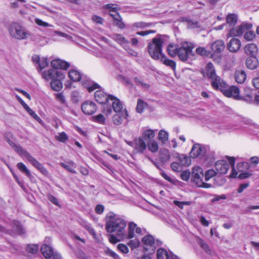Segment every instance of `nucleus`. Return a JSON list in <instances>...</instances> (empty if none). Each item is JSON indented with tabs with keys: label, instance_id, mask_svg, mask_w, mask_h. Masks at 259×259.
<instances>
[{
	"label": "nucleus",
	"instance_id": "1",
	"mask_svg": "<svg viewBox=\"0 0 259 259\" xmlns=\"http://www.w3.org/2000/svg\"><path fill=\"white\" fill-rule=\"evenodd\" d=\"M126 222L122 218L112 212H109L106 216L105 228L109 233H115L120 238L126 236L125 228Z\"/></svg>",
	"mask_w": 259,
	"mask_h": 259
},
{
	"label": "nucleus",
	"instance_id": "2",
	"mask_svg": "<svg viewBox=\"0 0 259 259\" xmlns=\"http://www.w3.org/2000/svg\"><path fill=\"white\" fill-rule=\"evenodd\" d=\"M168 36L158 34L154 37L148 45V53L152 58L155 60L160 59L163 54L162 53V47L167 40Z\"/></svg>",
	"mask_w": 259,
	"mask_h": 259
},
{
	"label": "nucleus",
	"instance_id": "3",
	"mask_svg": "<svg viewBox=\"0 0 259 259\" xmlns=\"http://www.w3.org/2000/svg\"><path fill=\"white\" fill-rule=\"evenodd\" d=\"M8 142L21 156L25 158L41 174L44 175H47L48 174L46 168L26 150L23 149L21 146L16 145L10 140H9Z\"/></svg>",
	"mask_w": 259,
	"mask_h": 259
},
{
	"label": "nucleus",
	"instance_id": "4",
	"mask_svg": "<svg viewBox=\"0 0 259 259\" xmlns=\"http://www.w3.org/2000/svg\"><path fill=\"white\" fill-rule=\"evenodd\" d=\"M8 30L10 36L15 39H25L30 34L23 26L16 22H11L8 25Z\"/></svg>",
	"mask_w": 259,
	"mask_h": 259
},
{
	"label": "nucleus",
	"instance_id": "5",
	"mask_svg": "<svg viewBox=\"0 0 259 259\" xmlns=\"http://www.w3.org/2000/svg\"><path fill=\"white\" fill-rule=\"evenodd\" d=\"M206 75L211 80V86L214 89H218L219 87L225 88L226 83L219 76H218L211 63H208L206 66Z\"/></svg>",
	"mask_w": 259,
	"mask_h": 259
},
{
	"label": "nucleus",
	"instance_id": "6",
	"mask_svg": "<svg viewBox=\"0 0 259 259\" xmlns=\"http://www.w3.org/2000/svg\"><path fill=\"white\" fill-rule=\"evenodd\" d=\"M204 177L203 169L199 166L193 167L192 171V180L198 187L209 188L212 187L211 184L205 183L203 181Z\"/></svg>",
	"mask_w": 259,
	"mask_h": 259
},
{
	"label": "nucleus",
	"instance_id": "7",
	"mask_svg": "<svg viewBox=\"0 0 259 259\" xmlns=\"http://www.w3.org/2000/svg\"><path fill=\"white\" fill-rule=\"evenodd\" d=\"M50 241V238H46L45 240V243L41 247L40 250L43 255L47 258H50L53 257V259H62L60 254L56 252H54L52 247L47 244L49 243Z\"/></svg>",
	"mask_w": 259,
	"mask_h": 259
},
{
	"label": "nucleus",
	"instance_id": "8",
	"mask_svg": "<svg viewBox=\"0 0 259 259\" xmlns=\"http://www.w3.org/2000/svg\"><path fill=\"white\" fill-rule=\"evenodd\" d=\"M193 47L190 44L187 42H182L181 47L179 48L177 55L181 61H186L189 56L193 55Z\"/></svg>",
	"mask_w": 259,
	"mask_h": 259
},
{
	"label": "nucleus",
	"instance_id": "9",
	"mask_svg": "<svg viewBox=\"0 0 259 259\" xmlns=\"http://www.w3.org/2000/svg\"><path fill=\"white\" fill-rule=\"evenodd\" d=\"M142 242L144 245V250L145 251H147L150 249V253H153L154 252L155 244H156L157 245H160L161 244V242L159 241V240H157V241L155 242L153 237L150 235H146L142 239Z\"/></svg>",
	"mask_w": 259,
	"mask_h": 259
},
{
	"label": "nucleus",
	"instance_id": "10",
	"mask_svg": "<svg viewBox=\"0 0 259 259\" xmlns=\"http://www.w3.org/2000/svg\"><path fill=\"white\" fill-rule=\"evenodd\" d=\"M0 231L7 234L14 235L15 234L21 235L24 233V230L19 222L14 221L12 224L11 229H6L0 225Z\"/></svg>",
	"mask_w": 259,
	"mask_h": 259
},
{
	"label": "nucleus",
	"instance_id": "11",
	"mask_svg": "<svg viewBox=\"0 0 259 259\" xmlns=\"http://www.w3.org/2000/svg\"><path fill=\"white\" fill-rule=\"evenodd\" d=\"M225 46L224 42L221 40H217L211 44V49L212 53L211 57L215 59V57L220 58L222 52L224 50Z\"/></svg>",
	"mask_w": 259,
	"mask_h": 259
},
{
	"label": "nucleus",
	"instance_id": "12",
	"mask_svg": "<svg viewBox=\"0 0 259 259\" xmlns=\"http://www.w3.org/2000/svg\"><path fill=\"white\" fill-rule=\"evenodd\" d=\"M206 153V149L204 146L199 144H195L190 152V156L191 158H195L197 157H203Z\"/></svg>",
	"mask_w": 259,
	"mask_h": 259
},
{
	"label": "nucleus",
	"instance_id": "13",
	"mask_svg": "<svg viewBox=\"0 0 259 259\" xmlns=\"http://www.w3.org/2000/svg\"><path fill=\"white\" fill-rule=\"evenodd\" d=\"M252 27V25L250 23H243L240 26L230 29L229 34L230 36H240L246 30L250 29Z\"/></svg>",
	"mask_w": 259,
	"mask_h": 259
},
{
	"label": "nucleus",
	"instance_id": "14",
	"mask_svg": "<svg viewBox=\"0 0 259 259\" xmlns=\"http://www.w3.org/2000/svg\"><path fill=\"white\" fill-rule=\"evenodd\" d=\"M41 75L42 78L47 80H52L57 77L64 78V76L61 71L56 70L54 68L43 71L41 73Z\"/></svg>",
	"mask_w": 259,
	"mask_h": 259
},
{
	"label": "nucleus",
	"instance_id": "15",
	"mask_svg": "<svg viewBox=\"0 0 259 259\" xmlns=\"http://www.w3.org/2000/svg\"><path fill=\"white\" fill-rule=\"evenodd\" d=\"M223 94L229 98H233L235 100H238L240 99L239 89L236 86H231L228 89L222 90Z\"/></svg>",
	"mask_w": 259,
	"mask_h": 259
},
{
	"label": "nucleus",
	"instance_id": "16",
	"mask_svg": "<svg viewBox=\"0 0 259 259\" xmlns=\"http://www.w3.org/2000/svg\"><path fill=\"white\" fill-rule=\"evenodd\" d=\"M108 104L112 105V109L115 112L118 113L123 111V105L121 101L116 97L110 96Z\"/></svg>",
	"mask_w": 259,
	"mask_h": 259
},
{
	"label": "nucleus",
	"instance_id": "17",
	"mask_svg": "<svg viewBox=\"0 0 259 259\" xmlns=\"http://www.w3.org/2000/svg\"><path fill=\"white\" fill-rule=\"evenodd\" d=\"M81 110L85 114L92 115L96 112L97 107L93 102L88 101L82 104Z\"/></svg>",
	"mask_w": 259,
	"mask_h": 259
},
{
	"label": "nucleus",
	"instance_id": "18",
	"mask_svg": "<svg viewBox=\"0 0 259 259\" xmlns=\"http://www.w3.org/2000/svg\"><path fill=\"white\" fill-rule=\"evenodd\" d=\"M146 148L147 145L142 138L139 137L135 139V144L133 148L135 153H143Z\"/></svg>",
	"mask_w": 259,
	"mask_h": 259
},
{
	"label": "nucleus",
	"instance_id": "19",
	"mask_svg": "<svg viewBox=\"0 0 259 259\" xmlns=\"http://www.w3.org/2000/svg\"><path fill=\"white\" fill-rule=\"evenodd\" d=\"M215 167L218 173L221 174H226L228 171L230 166L227 161L225 160H221L216 162Z\"/></svg>",
	"mask_w": 259,
	"mask_h": 259
},
{
	"label": "nucleus",
	"instance_id": "20",
	"mask_svg": "<svg viewBox=\"0 0 259 259\" xmlns=\"http://www.w3.org/2000/svg\"><path fill=\"white\" fill-rule=\"evenodd\" d=\"M110 96L107 95L105 92L101 90L97 91L95 93V98L97 102L102 104H105L109 103Z\"/></svg>",
	"mask_w": 259,
	"mask_h": 259
},
{
	"label": "nucleus",
	"instance_id": "21",
	"mask_svg": "<svg viewBox=\"0 0 259 259\" xmlns=\"http://www.w3.org/2000/svg\"><path fill=\"white\" fill-rule=\"evenodd\" d=\"M135 231L138 234H141L142 230L138 227L137 224L134 222H130L128 226V234L126 236L127 239H132L135 237Z\"/></svg>",
	"mask_w": 259,
	"mask_h": 259
},
{
	"label": "nucleus",
	"instance_id": "22",
	"mask_svg": "<svg viewBox=\"0 0 259 259\" xmlns=\"http://www.w3.org/2000/svg\"><path fill=\"white\" fill-rule=\"evenodd\" d=\"M51 66L55 69H61L67 70L70 66V64L63 60L57 59L53 60L51 62Z\"/></svg>",
	"mask_w": 259,
	"mask_h": 259
},
{
	"label": "nucleus",
	"instance_id": "23",
	"mask_svg": "<svg viewBox=\"0 0 259 259\" xmlns=\"http://www.w3.org/2000/svg\"><path fill=\"white\" fill-rule=\"evenodd\" d=\"M127 116V111L125 109L123 110V111L120 113H116V114L113 116V122L115 125H119L122 123L123 119L126 118Z\"/></svg>",
	"mask_w": 259,
	"mask_h": 259
},
{
	"label": "nucleus",
	"instance_id": "24",
	"mask_svg": "<svg viewBox=\"0 0 259 259\" xmlns=\"http://www.w3.org/2000/svg\"><path fill=\"white\" fill-rule=\"evenodd\" d=\"M241 42L236 38H232L227 45L228 50L231 52H237L240 48Z\"/></svg>",
	"mask_w": 259,
	"mask_h": 259
},
{
	"label": "nucleus",
	"instance_id": "25",
	"mask_svg": "<svg viewBox=\"0 0 259 259\" xmlns=\"http://www.w3.org/2000/svg\"><path fill=\"white\" fill-rule=\"evenodd\" d=\"M82 85L86 88L89 92H91L97 89L100 88V85L92 81L89 78H84L82 81Z\"/></svg>",
	"mask_w": 259,
	"mask_h": 259
},
{
	"label": "nucleus",
	"instance_id": "26",
	"mask_svg": "<svg viewBox=\"0 0 259 259\" xmlns=\"http://www.w3.org/2000/svg\"><path fill=\"white\" fill-rule=\"evenodd\" d=\"M172 256H176L171 251H167L164 248H161L157 250V257L158 259H170Z\"/></svg>",
	"mask_w": 259,
	"mask_h": 259
},
{
	"label": "nucleus",
	"instance_id": "27",
	"mask_svg": "<svg viewBox=\"0 0 259 259\" xmlns=\"http://www.w3.org/2000/svg\"><path fill=\"white\" fill-rule=\"evenodd\" d=\"M244 49L245 54L251 57L255 56L258 52L257 47L254 44H248L246 45Z\"/></svg>",
	"mask_w": 259,
	"mask_h": 259
},
{
	"label": "nucleus",
	"instance_id": "28",
	"mask_svg": "<svg viewBox=\"0 0 259 259\" xmlns=\"http://www.w3.org/2000/svg\"><path fill=\"white\" fill-rule=\"evenodd\" d=\"M245 64L248 69L254 70L258 67V61L255 56H250L246 59Z\"/></svg>",
	"mask_w": 259,
	"mask_h": 259
},
{
	"label": "nucleus",
	"instance_id": "29",
	"mask_svg": "<svg viewBox=\"0 0 259 259\" xmlns=\"http://www.w3.org/2000/svg\"><path fill=\"white\" fill-rule=\"evenodd\" d=\"M234 78L237 83L242 84L245 82L246 79V73L243 70H236L235 73Z\"/></svg>",
	"mask_w": 259,
	"mask_h": 259
},
{
	"label": "nucleus",
	"instance_id": "30",
	"mask_svg": "<svg viewBox=\"0 0 259 259\" xmlns=\"http://www.w3.org/2000/svg\"><path fill=\"white\" fill-rule=\"evenodd\" d=\"M60 165L71 173H76V171L74 169L76 165L75 163L72 161H68L66 163L61 162L60 163Z\"/></svg>",
	"mask_w": 259,
	"mask_h": 259
},
{
	"label": "nucleus",
	"instance_id": "31",
	"mask_svg": "<svg viewBox=\"0 0 259 259\" xmlns=\"http://www.w3.org/2000/svg\"><path fill=\"white\" fill-rule=\"evenodd\" d=\"M64 78H58L53 79L51 82V87L52 90L55 91H60L63 87L62 83L61 81Z\"/></svg>",
	"mask_w": 259,
	"mask_h": 259
},
{
	"label": "nucleus",
	"instance_id": "32",
	"mask_svg": "<svg viewBox=\"0 0 259 259\" xmlns=\"http://www.w3.org/2000/svg\"><path fill=\"white\" fill-rule=\"evenodd\" d=\"M69 78L73 81H78L81 79V73L76 69H71L68 72Z\"/></svg>",
	"mask_w": 259,
	"mask_h": 259
},
{
	"label": "nucleus",
	"instance_id": "33",
	"mask_svg": "<svg viewBox=\"0 0 259 259\" xmlns=\"http://www.w3.org/2000/svg\"><path fill=\"white\" fill-rule=\"evenodd\" d=\"M179 48L178 45L169 44L167 48L168 55L171 57H176L178 54Z\"/></svg>",
	"mask_w": 259,
	"mask_h": 259
},
{
	"label": "nucleus",
	"instance_id": "34",
	"mask_svg": "<svg viewBox=\"0 0 259 259\" xmlns=\"http://www.w3.org/2000/svg\"><path fill=\"white\" fill-rule=\"evenodd\" d=\"M155 137V131L153 130H146L142 132V138L143 140L149 142Z\"/></svg>",
	"mask_w": 259,
	"mask_h": 259
},
{
	"label": "nucleus",
	"instance_id": "35",
	"mask_svg": "<svg viewBox=\"0 0 259 259\" xmlns=\"http://www.w3.org/2000/svg\"><path fill=\"white\" fill-rule=\"evenodd\" d=\"M161 61L166 66L170 67L174 71L175 70L176 67V62L166 58V56L163 54L160 57Z\"/></svg>",
	"mask_w": 259,
	"mask_h": 259
},
{
	"label": "nucleus",
	"instance_id": "36",
	"mask_svg": "<svg viewBox=\"0 0 259 259\" xmlns=\"http://www.w3.org/2000/svg\"><path fill=\"white\" fill-rule=\"evenodd\" d=\"M18 168L23 173H24L27 177H28L30 180L33 177L32 176L30 170L27 168L26 165L22 162H19L17 164Z\"/></svg>",
	"mask_w": 259,
	"mask_h": 259
},
{
	"label": "nucleus",
	"instance_id": "37",
	"mask_svg": "<svg viewBox=\"0 0 259 259\" xmlns=\"http://www.w3.org/2000/svg\"><path fill=\"white\" fill-rule=\"evenodd\" d=\"M169 152L167 149H162L160 151V158L163 164L169 161L170 159Z\"/></svg>",
	"mask_w": 259,
	"mask_h": 259
},
{
	"label": "nucleus",
	"instance_id": "38",
	"mask_svg": "<svg viewBox=\"0 0 259 259\" xmlns=\"http://www.w3.org/2000/svg\"><path fill=\"white\" fill-rule=\"evenodd\" d=\"M178 160L182 166H188L190 164V160L189 157L184 154L179 155Z\"/></svg>",
	"mask_w": 259,
	"mask_h": 259
},
{
	"label": "nucleus",
	"instance_id": "39",
	"mask_svg": "<svg viewBox=\"0 0 259 259\" xmlns=\"http://www.w3.org/2000/svg\"><path fill=\"white\" fill-rule=\"evenodd\" d=\"M227 23L230 26H234L237 23V16L235 14H230L228 15L226 18Z\"/></svg>",
	"mask_w": 259,
	"mask_h": 259
},
{
	"label": "nucleus",
	"instance_id": "40",
	"mask_svg": "<svg viewBox=\"0 0 259 259\" xmlns=\"http://www.w3.org/2000/svg\"><path fill=\"white\" fill-rule=\"evenodd\" d=\"M134 81L137 86L141 88L144 90H147L150 87L149 84L145 83L142 79L138 78V77H135Z\"/></svg>",
	"mask_w": 259,
	"mask_h": 259
},
{
	"label": "nucleus",
	"instance_id": "41",
	"mask_svg": "<svg viewBox=\"0 0 259 259\" xmlns=\"http://www.w3.org/2000/svg\"><path fill=\"white\" fill-rule=\"evenodd\" d=\"M113 38L114 40L122 45L129 43L128 41L121 34H115L113 35Z\"/></svg>",
	"mask_w": 259,
	"mask_h": 259
},
{
	"label": "nucleus",
	"instance_id": "42",
	"mask_svg": "<svg viewBox=\"0 0 259 259\" xmlns=\"http://www.w3.org/2000/svg\"><path fill=\"white\" fill-rule=\"evenodd\" d=\"M158 139L161 143L165 144L168 139V133L164 130H160L158 133Z\"/></svg>",
	"mask_w": 259,
	"mask_h": 259
},
{
	"label": "nucleus",
	"instance_id": "43",
	"mask_svg": "<svg viewBox=\"0 0 259 259\" xmlns=\"http://www.w3.org/2000/svg\"><path fill=\"white\" fill-rule=\"evenodd\" d=\"M197 243L201 248L203 249L206 253L208 254L211 253V249L208 246V244L202 239L199 238L197 240Z\"/></svg>",
	"mask_w": 259,
	"mask_h": 259
},
{
	"label": "nucleus",
	"instance_id": "44",
	"mask_svg": "<svg viewBox=\"0 0 259 259\" xmlns=\"http://www.w3.org/2000/svg\"><path fill=\"white\" fill-rule=\"evenodd\" d=\"M147 146H148V149L153 153H155L158 150V143L155 141L148 142Z\"/></svg>",
	"mask_w": 259,
	"mask_h": 259
},
{
	"label": "nucleus",
	"instance_id": "45",
	"mask_svg": "<svg viewBox=\"0 0 259 259\" xmlns=\"http://www.w3.org/2000/svg\"><path fill=\"white\" fill-rule=\"evenodd\" d=\"M196 52L197 54L202 57H208L209 56H211V53L203 47H198L196 49Z\"/></svg>",
	"mask_w": 259,
	"mask_h": 259
},
{
	"label": "nucleus",
	"instance_id": "46",
	"mask_svg": "<svg viewBox=\"0 0 259 259\" xmlns=\"http://www.w3.org/2000/svg\"><path fill=\"white\" fill-rule=\"evenodd\" d=\"M217 172L213 169H210L205 171V181H208L211 178L217 175Z\"/></svg>",
	"mask_w": 259,
	"mask_h": 259
},
{
	"label": "nucleus",
	"instance_id": "47",
	"mask_svg": "<svg viewBox=\"0 0 259 259\" xmlns=\"http://www.w3.org/2000/svg\"><path fill=\"white\" fill-rule=\"evenodd\" d=\"M140 241L138 239H135L134 240H130L127 244L133 250L136 248H138L140 245Z\"/></svg>",
	"mask_w": 259,
	"mask_h": 259
},
{
	"label": "nucleus",
	"instance_id": "48",
	"mask_svg": "<svg viewBox=\"0 0 259 259\" xmlns=\"http://www.w3.org/2000/svg\"><path fill=\"white\" fill-rule=\"evenodd\" d=\"M145 106V103L141 99L138 100L136 111L138 113H142Z\"/></svg>",
	"mask_w": 259,
	"mask_h": 259
},
{
	"label": "nucleus",
	"instance_id": "49",
	"mask_svg": "<svg viewBox=\"0 0 259 259\" xmlns=\"http://www.w3.org/2000/svg\"><path fill=\"white\" fill-rule=\"evenodd\" d=\"M94 120L98 123L101 124H105V118L102 114H99L98 115L93 117Z\"/></svg>",
	"mask_w": 259,
	"mask_h": 259
},
{
	"label": "nucleus",
	"instance_id": "50",
	"mask_svg": "<svg viewBox=\"0 0 259 259\" xmlns=\"http://www.w3.org/2000/svg\"><path fill=\"white\" fill-rule=\"evenodd\" d=\"M49 61L47 58H42L38 64V70L41 71L44 68L48 66Z\"/></svg>",
	"mask_w": 259,
	"mask_h": 259
},
{
	"label": "nucleus",
	"instance_id": "51",
	"mask_svg": "<svg viewBox=\"0 0 259 259\" xmlns=\"http://www.w3.org/2000/svg\"><path fill=\"white\" fill-rule=\"evenodd\" d=\"M239 100H243L246 102L251 104L254 102V100L253 99V95H249L247 94V96H240V99Z\"/></svg>",
	"mask_w": 259,
	"mask_h": 259
},
{
	"label": "nucleus",
	"instance_id": "52",
	"mask_svg": "<svg viewBox=\"0 0 259 259\" xmlns=\"http://www.w3.org/2000/svg\"><path fill=\"white\" fill-rule=\"evenodd\" d=\"M38 246L34 244L28 245L26 247L27 251L31 253H36L38 251Z\"/></svg>",
	"mask_w": 259,
	"mask_h": 259
},
{
	"label": "nucleus",
	"instance_id": "53",
	"mask_svg": "<svg viewBox=\"0 0 259 259\" xmlns=\"http://www.w3.org/2000/svg\"><path fill=\"white\" fill-rule=\"evenodd\" d=\"M244 38L247 41H251L255 37V34L252 31H248L245 32Z\"/></svg>",
	"mask_w": 259,
	"mask_h": 259
},
{
	"label": "nucleus",
	"instance_id": "54",
	"mask_svg": "<svg viewBox=\"0 0 259 259\" xmlns=\"http://www.w3.org/2000/svg\"><path fill=\"white\" fill-rule=\"evenodd\" d=\"M35 22L37 25L40 26H42L44 27H48L52 26V25L49 23L44 22L42 20L38 18H36L35 19Z\"/></svg>",
	"mask_w": 259,
	"mask_h": 259
},
{
	"label": "nucleus",
	"instance_id": "55",
	"mask_svg": "<svg viewBox=\"0 0 259 259\" xmlns=\"http://www.w3.org/2000/svg\"><path fill=\"white\" fill-rule=\"evenodd\" d=\"M118 249L123 253H127L128 252V248L127 246L122 243H120L117 245Z\"/></svg>",
	"mask_w": 259,
	"mask_h": 259
},
{
	"label": "nucleus",
	"instance_id": "56",
	"mask_svg": "<svg viewBox=\"0 0 259 259\" xmlns=\"http://www.w3.org/2000/svg\"><path fill=\"white\" fill-rule=\"evenodd\" d=\"M190 177V172L189 171H183L181 174V178L183 181H187Z\"/></svg>",
	"mask_w": 259,
	"mask_h": 259
},
{
	"label": "nucleus",
	"instance_id": "57",
	"mask_svg": "<svg viewBox=\"0 0 259 259\" xmlns=\"http://www.w3.org/2000/svg\"><path fill=\"white\" fill-rule=\"evenodd\" d=\"M56 139L59 141L64 142L67 140L68 137L65 133L62 132L60 133L59 136L56 137Z\"/></svg>",
	"mask_w": 259,
	"mask_h": 259
},
{
	"label": "nucleus",
	"instance_id": "58",
	"mask_svg": "<svg viewBox=\"0 0 259 259\" xmlns=\"http://www.w3.org/2000/svg\"><path fill=\"white\" fill-rule=\"evenodd\" d=\"M114 23L118 28L120 29H123L125 27L124 23L122 22V18L121 17L120 18L115 20Z\"/></svg>",
	"mask_w": 259,
	"mask_h": 259
},
{
	"label": "nucleus",
	"instance_id": "59",
	"mask_svg": "<svg viewBox=\"0 0 259 259\" xmlns=\"http://www.w3.org/2000/svg\"><path fill=\"white\" fill-rule=\"evenodd\" d=\"M48 198L54 204L57 206H59V203L58 201L57 198L54 196L53 195L51 194L48 195Z\"/></svg>",
	"mask_w": 259,
	"mask_h": 259
},
{
	"label": "nucleus",
	"instance_id": "60",
	"mask_svg": "<svg viewBox=\"0 0 259 259\" xmlns=\"http://www.w3.org/2000/svg\"><path fill=\"white\" fill-rule=\"evenodd\" d=\"M188 27L189 28H196L199 27V25L198 22L190 20L188 21Z\"/></svg>",
	"mask_w": 259,
	"mask_h": 259
},
{
	"label": "nucleus",
	"instance_id": "61",
	"mask_svg": "<svg viewBox=\"0 0 259 259\" xmlns=\"http://www.w3.org/2000/svg\"><path fill=\"white\" fill-rule=\"evenodd\" d=\"M121 239L117 237V236H115L113 234H110L109 237L110 242L114 244L120 241Z\"/></svg>",
	"mask_w": 259,
	"mask_h": 259
},
{
	"label": "nucleus",
	"instance_id": "62",
	"mask_svg": "<svg viewBox=\"0 0 259 259\" xmlns=\"http://www.w3.org/2000/svg\"><path fill=\"white\" fill-rule=\"evenodd\" d=\"M56 98L62 104L67 105L65 97L63 96L62 93L57 94H56Z\"/></svg>",
	"mask_w": 259,
	"mask_h": 259
},
{
	"label": "nucleus",
	"instance_id": "63",
	"mask_svg": "<svg viewBox=\"0 0 259 259\" xmlns=\"http://www.w3.org/2000/svg\"><path fill=\"white\" fill-rule=\"evenodd\" d=\"M171 167L175 171H179L181 169V165L178 162H172L171 164Z\"/></svg>",
	"mask_w": 259,
	"mask_h": 259
},
{
	"label": "nucleus",
	"instance_id": "64",
	"mask_svg": "<svg viewBox=\"0 0 259 259\" xmlns=\"http://www.w3.org/2000/svg\"><path fill=\"white\" fill-rule=\"evenodd\" d=\"M253 86L256 89H259V77H254L252 80Z\"/></svg>",
	"mask_w": 259,
	"mask_h": 259
}]
</instances>
